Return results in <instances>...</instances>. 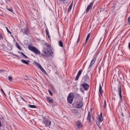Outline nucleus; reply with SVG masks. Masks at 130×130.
<instances>
[{"label": "nucleus", "mask_w": 130, "mask_h": 130, "mask_svg": "<svg viewBox=\"0 0 130 130\" xmlns=\"http://www.w3.org/2000/svg\"><path fill=\"white\" fill-rule=\"evenodd\" d=\"M51 47L47 45L46 47V48L44 49L42 51L43 54H41L42 56H44L45 57H50L51 55L52 56L53 52L52 51H50L49 50L50 49Z\"/></svg>", "instance_id": "f257e3e1"}, {"label": "nucleus", "mask_w": 130, "mask_h": 130, "mask_svg": "<svg viewBox=\"0 0 130 130\" xmlns=\"http://www.w3.org/2000/svg\"><path fill=\"white\" fill-rule=\"evenodd\" d=\"M28 49L30 51L36 54L39 55L40 52L39 50L34 46L30 45L28 46Z\"/></svg>", "instance_id": "f03ea898"}, {"label": "nucleus", "mask_w": 130, "mask_h": 130, "mask_svg": "<svg viewBox=\"0 0 130 130\" xmlns=\"http://www.w3.org/2000/svg\"><path fill=\"white\" fill-rule=\"evenodd\" d=\"M74 96L73 94L70 93L69 94L67 97L68 102L70 104H71L73 101Z\"/></svg>", "instance_id": "7ed1b4c3"}, {"label": "nucleus", "mask_w": 130, "mask_h": 130, "mask_svg": "<svg viewBox=\"0 0 130 130\" xmlns=\"http://www.w3.org/2000/svg\"><path fill=\"white\" fill-rule=\"evenodd\" d=\"M34 63L39 68V69L43 72L45 74H47V73L46 72V71L41 66V65L38 63L36 62H34Z\"/></svg>", "instance_id": "20e7f679"}, {"label": "nucleus", "mask_w": 130, "mask_h": 130, "mask_svg": "<svg viewBox=\"0 0 130 130\" xmlns=\"http://www.w3.org/2000/svg\"><path fill=\"white\" fill-rule=\"evenodd\" d=\"M43 123L46 126H49L51 125V121L46 119H44Z\"/></svg>", "instance_id": "39448f33"}, {"label": "nucleus", "mask_w": 130, "mask_h": 130, "mask_svg": "<svg viewBox=\"0 0 130 130\" xmlns=\"http://www.w3.org/2000/svg\"><path fill=\"white\" fill-rule=\"evenodd\" d=\"M81 85L85 90H87L89 87V85L86 83L82 84H81Z\"/></svg>", "instance_id": "423d86ee"}, {"label": "nucleus", "mask_w": 130, "mask_h": 130, "mask_svg": "<svg viewBox=\"0 0 130 130\" xmlns=\"http://www.w3.org/2000/svg\"><path fill=\"white\" fill-rule=\"evenodd\" d=\"M76 125L77 126V128L79 129L82 127V124L81 122L80 121H78L76 122Z\"/></svg>", "instance_id": "0eeeda50"}, {"label": "nucleus", "mask_w": 130, "mask_h": 130, "mask_svg": "<svg viewBox=\"0 0 130 130\" xmlns=\"http://www.w3.org/2000/svg\"><path fill=\"white\" fill-rule=\"evenodd\" d=\"M93 4V2H91L88 6L86 9V12L87 13L89 10L92 8Z\"/></svg>", "instance_id": "6e6552de"}, {"label": "nucleus", "mask_w": 130, "mask_h": 130, "mask_svg": "<svg viewBox=\"0 0 130 130\" xmlns=\"http://www.w3.org/2000/svg\"><path fill=\"white\" fill-rule=\"evenodd\" d=\"M71 111L72 113L76 116L78 114V110L76 109H72Z\"/></svg>", "instance_id": "1a4fd4ad"}, {"label": "nucleus", "mask_w": 130, "mask_h": 130, "mask_svg": "<svg viewBox=\"0 0 130 130\" xmlns=\"http://www.w3.org/2000/svg\"><path fill=\"white\" fill-rule=\"evenodd\" d=\"M99 92L100 93V94L99 95V97L102 96V94L103 93V91L102 90V87L101 86V84H100L99 85Z\"/></svg>", "instance_id": "9d476101"}, {"label": "nucleus", "mask_w": 130, "mask_h": 130, "mask_svg": "<svg viewBox=\"0 0 130 130\" xmlns=\"http://www.w3.org/2000/svg\"><path fill=\"white\" fill-rule=\"evenodd\" d=\"M87 120L89 121L88 123H89L91 120V114L89 111L88 112V116L87 118Z\"/></svg>", "instance_id": "9b49d317"}, {"label": "nucleus", "mask_w": 130, "mask_h": 130, "mask_svg": "<svg viewBox=\"0 0 130 130\" xmlns=\"http://www.w3.org/2000/svg\"><path fill=\"white\" fill-rule=\"evenodd\" d=\"M83 106V104L81 102H79L76 105V107L78 108H82Z\"/></svg>", "instance_id": "f8f14e48"}, {"label": "nucleus", "mask_w": 130, "mask_h": 130, "mask_svg": "<svg viewBox=\"0 0 130 130\" xmlns=\"http://www.w3.org/2000/svg\"><path fill=\"white\" fill-rule=\"evenodd\" d=\"M118 92L119 93V95L120 97V99L121 100H122V96L121 94V86L119 87L118 88Z\"/></svg>", "instance_id": "ddd939ff"}, {"label": "nucleus", "mask_w": 130, "mask_h": 130, "mask_svg": "<svg viewBox=\"0 0 130 130\" xmlns=\"http://www.w3.org/2000/svg\"><path fill=\"white\" fill-rule=\"evenodd\" d=\"M23 32L25 34L28 35L29 33V30L27 28H25L22 29Z\"/></svg>", "instance_id": "4468645a"}, {"label": "nucleus", "mask_w": 130, "mask_h": 130, "mask_svg": "<svg viewBox=\"0 0 130 130\" xmlns=\"http://www.w3.org/2000/svg\"><path fill=\"white\" fill-rule=\"evenodd\" d=\"M21 61L22 63H25L26 64H28V63L29 62V60H28V61H27L26 60L23 59Z\"/></svg>", "instance_id": "2eb2a0df"}, {"label": "nucleus", "mask_w": 130, "mask_h": 130, "mask_svg": "<svg viewBox=\"0 0 130 130\" xmlns=\"http://www.w3.org/2000/svg\"><path fill=\"white\" fill-rule=\"evenodd\" d=\"M47 99L48 102L49 103H53V100L52 99H51L49 97H47Z\"/></svg>", "instance_id": "dca6fc26"}, {"label": "nucleus", "mask_w": 130, "mask_h": 130, "mask_svg": "<svg viewBox=\"0 0 130 130\" xmlns=\"http://www.w3.org/2000/svg\"><path fill=\"white\" fill-rule=\"evenodd\" d=\"M99 117L98 120L99 122H101L103 120V117L100 116L99 115Z\"/></svg>", "instance_id": "f3484780"}, {"label": "nucleus", "mask_w": 130, "mask_h": 130, "mask_svg": "<svg viewBox=\"0 0 130 130\" xmlns=\"http://www.w3.org/2000/svg\"><path fill=\"white\" fill-rule=\"evenodd\" d=\"M73 5V2H72L70 4V6L69 7V8L68 9V12L70 11H71V9L72 6Z\"/></svg>", "instance_id": "a211bd4d"}, {"label": "nucleus", "mask_w": 130, "mask_h": 130, "mask_svg": "<svg viewBox=\"0 0 130 130\" xmlns=\"http://www.w3.org/2000/svg\"><path fill=\"white\" fill-rule=\"evenodd\" d=\"M90 36V33L88 34V35L87 36V37H86V41H85V44L86 43L87 41L88 40V39L89 37Z\"/></svg>", "instance_id": "6ab92c4d"}, {"label": "nucleus", "mask_w": 130, "mask_h": 130, "mask_svg": "<svg viewBox=\"0 0 130 130\" xmlns=\"http://www.w3.org/2000/svg\"><path fill=\"white\" fill-rule=\"evenodd\" d=\"M85 80L87 81L89 80V77L87 76V74L86 76H85Z\"/></svg>", "instance_id": "aec40b11"}, {"label": "nucleus", "mask_w": 130, "mask_h": 130, "mask_svg": "<svg viewBox=\"0 0 130 130\" xmlns=\"http://www.w3.org/2000/svg\"><path fill=\"white\" fill-rule=\"evenodd\" d=\"M96 59V58L94 57L92 59V60L91 62L93 64H94L95 62Z\"/></svg>", "instance_id": "412c9836"}, {"label": "nucleus", "mask_w": 130, "mask_h": 130, "mask_svg": "<svg viewBox=\"0 0 130 130\" xmlns=\"http://www.w3.org/2000/svg\"><path fill=\"white\" fill-rule=\"evenodd\" d=\"M59 46H61V47H63V44L62 42L61 41H60L59 42Z\"/></svg>", "instance_id": "4be33fe9"}, {"label": "nucleus", "mask_w": 130, "mask_h": 130, "mask_svg": "<svg viewBox=\"0 0 130 130\" xmlns=\"http://www.w3.org/2000/svg\"><path fill=\"white\" fill-rule=\"evenodd\" d=\"M28 106L30 107L31 108H36V106L34 105H29Z\"/></svg>", "instance_id": "5701e85b"}, {"label": "nucleus", "mask_w": 130, "mask_h": 130, "mask_svg": "<svg viewBox=\"0 0 130 130\" xmlns=\"http://www.w3.org/2000/svg\"><path fill=\"white\" fill-rule=\"evenodd\" d=\"M106 106V102L105 101H104V103L103 105V109H105Z\"/></svg>", "instance_id": "b1692460"}, {"label": "nucleus", "mask_w": 130, "mask_h": 130, "mask_svg": "<svg viewBox=\"0 0 130 130\" xmlns=\"http://www.w3.org/2000/svg\"><path fill=\"white\" fill-rule=\"evenodd\" d=\"M16 45L18 47V48L20 50H21V47L19 46V44L17 43H16Z\"/></svg>", "instance_id": "393cba45"}, {"label": "nucleus", "mask_w": 130, "mask_h": 130, "mask_svg": "<svg viewBox=\"0 0 130 130\" xmlns=\"http://www.w3.org/2000/svg\"><path fill=\"white\" fill-rule=\"evenodd\" d=\"M21 53L22 54L23 56L24 57L26 58H28V57L26 56L22 52H21Z\"/></svg>", "instance_id": "a878e982"}, {"label": "nucleus", "mask_w": 130, "mask_h": 130, "mask_svg": "<svg viewBox=\"0 0 130 130\" xmlns=\"http://www.w3.org/2000/svg\"><path fill=\"white\" fill-rule=\"evenodd\" d=\"M93 64V63H92L91 62L90 65L89 66L88 69H89L90 68H91Z\"/></svg>", "instance_id": "bb28decb"}, {"label": "nucleus", "mask_w": 130, "mask_h": 130, "mask_svg": "<svg viewBox=\"0 0 130 130\" xmlns=\"http://www.w3.org/2000/svg\"><path fill=\"white\" fill-rule=\"evenodd\" d=\"M8 79L9 81H11L12 80V78L11 77L9 76L8 77Z\"/></svg>", "instance_id": "cd10ccee"}, {"label": "nucleus", "mask_w": 130, "mask_h": 130, "mask_svg": "<svg viewBox=\"0 0 130 130\" xmlns=\"http://www.w3.org/2000/svg\"><path fill=\"white\" fill-rule=\"evenodd\" d=\"M80 75H77L76 77L75 80H77L78 79L79 77V76Z\"/></svg>", "instance_id": "c85d7f7f"}, {"label": "nucleus", "mask_w": 130, "mask_h": 130, "mask_svg": "<svg viewBox=\"0 0 130 130\" xmlns=\"http://www.w3.org/2000/svg\"><path fill=\"white\" fill-rule=\"evenodd\" d=\"M80 35H79L78 37L77 40V43H78L80 41Z\"/></svg>", "instance_id": "c756f323"}, {"label": "nucleus", "mask_w": 130, "mask_h": 130, "mask_svg": "<svg viewBox=\"0 0 130 130\" xmlns=\"http://www.w3.org/2000/svg\"><path fill=\"white\" fill-rule=\"evenodd\" d=\"M82 72L80 70H79V72H78L77 75H80V74H81L82 73Z\"/></svg>", "instance_id": "7c9ffc66"}, {"label": "nucleus", "mask_w": 130, "mask_h": 130, "mask_svg": "<svg viewBox=\"0 0 130 130\" xmlns=\"http://www.w3.org/2000/svg\"><path fill=\"white\" fill-rule=\"evenodd\" d=\"M7 10L8 11L11 12L12 11V9H9L8 8H7Z\"/></svg>", "instance_id": "2f4dec72"}, {"label": "nucleus", "mask_w": 130, "mask_h": 130, "mask_svg": "<svg viewBox=\"0 0 130 130\" xmlns=\"http://www.w3.org/2000/svg\"><path fill=\"white\" fill-rule=\"evenodd\" d=\"M46 34L47 35H49V31H48V30L47 29H46Z\"/></svg>", "instance_id": "473e14b6"}, {"label": "nucleus", "mask_w": 130, "mask_h": 130, "mask_svg": "<svg viewBox=\"0 0 130 130\" xmlns=\"http://www.w3.org/2000/svg\"><path fill=\"white\" fill-rule=\"evenodd\" d=\"M6 28L7 30V31H8V32L9 34H11V32L9 30L8 28L7 27H6Z\"/></svg>", "instance_id": "72a5a7b5"}, {"label": "nucleus", "mask_w": 130, "mask_h": 130, "mask_svg": "<svg viewBox=\"0 0 130 130\" xmlns=\"http://www.w3.org/2000/svg\"><path fill=\"white\" fill-rule=\"evenodd\" d=\"M48 92H49V93L51 95V96H52L53 94L52 93V92H51V91H50V90H48Z\"/></svg>", "instance_id": "f704fd0d"}, {"label": "nucleus", "mask_w": 130, "mask_h": 130, "mask_svg": "<svg viewBox=\"0 0 130 130\" xmlns=\"http://www.w3.org/2000/svg\"><path fill=\"white\" fill-rule=\"evenodd\" d=\"M47 35V36L48 37V39L50 40L51 37L50 36V34H49V35Z\"/></svg>", "instance_id": "c9c22d12"}, {"label": "nucleus", "mask_w": 130, "mask_h": 130, "mask_svg": "<svg viewBox=\"0 0 130 130\" xmlns=\"http://www.w3.org/2000/svg\"><path fill=\"white\" fill-rule=\"evenodd\" d=\"M1 39L3 40V37L2 36L0 35V39Z\"/></svg>", "instance_id": "e433bc0d"}, {"label": "nucleus", "mask_w": 130, "mask_h": 130, "mask_svg": "<svg viewBox=\"0 0 130 130\" xmlns=\"http://www.w3.org/2000/svg\"><path fill=\"white\" fill-rule=\"evenodd\" d=\"M1 90L2 91V92H3L4 94H5V93L4 92V91H3V89L2 88L1 89Z\"/></svg>", "instance_id": "4c0bfd02"}, {"label": "nucleus", "mask_w": 130, "mask_h": 130, "mask_svg": "<svg viewBox=\"0 0 130 130\" xmlns=\"http://www.w3.org/2000/svg\"><path fill=\"white\" fill-rule=\"evenodd\" d=\"M128 21L130 23V17L128 18Z\"/></svg>", "instance_id": "58836bf2"}, {"label": "nucleus", "mask_w": 130, "mask_h": 130, "mask_svg": "<svg viewBox=\"0 0 130 130\" xmlns=\"http://www.w3.org/2000/svg\"><path fill=\"white\" fill-rule=\"evenodd\" d=\"M129 48L130 49V43H128V46Z\"/></svg>", "instance_id": "ea45409f"}, {"label": "nucleus", "mask_w": 130, "mask_h": 130, "mask_svg": "<svg viewBox=\"0 0 130 130\" xmlns=\"http://www.w3.org/2000/svg\"><path fill=\"white\" fill-rule=\"evenodd\" d=\"M13 55L17 57H18V55L14 54H13Z\"/></svg>", "instance_id": "a19ab883"}, {"label": "nucleus", "mask_w": 130, "mask_h": 130, "mask_svg": "<svg viewBox=\"0 0 130 130\" xmlns=\"http://www.w3.org/2000/svg\"><path fill=\"white\" fill-rule=\"evenodd\" d=\"M99 116H101L102 117H103L102 116V112H101L100 114V115H99Z\"/></svg>", "instance_id": "79ce46f5"}, {"label": "nucleus", "mask_w": 130, "mask_h": 130, "mask_svg": "<svg viewBox=\"0 0 130 130\" xmlns=\"http://www.w3.org/2000/svg\"><path fill=\"white\" fill-rule=\"evenodd\" d=\"M0 72H6L5 71V70H0Z\"/></svg>", "instance_id": "37998d69"}, {"label": "nucleus", "mask_w": 130, "mask_h": 130, "mask_svg": "<svg viewBox=\"0 0 130 130\" xmlns=\"http://www.w3.org/2000/svg\"><path fill=\"white\" fill-rule=\"evenodd\" d=\"M98 126L99 128L101 129V126L100 125H98Z\"/></svg>", "instance_id": "c03bdc74"}, {"label": "nucleus", "mask_w": 130, "mask_h": 130, "mask_svg": "<svg viewBox=\"0 0 130 130\" xmlns=\"http://www.w3.org/2000/svg\"><path fill=\"white\" fill-rule=\"evenodd\" d=\"M80 90L83 92V90L81 88L80 89Z\"/></svg>", "instance_id": "a18cd8bd"}, {"label": "nucleus", "mask_w": 130, "mask_h": 130, "mask_svg": "<svg viewBox=\"0 0 130 130\" xmlns=\"http://www.w3.org/2000/svg\"><path fill=\"white\" fill-rule=\"evenodd\" d=\"M3 72H0V73L3 74Z\"/></svg>", "instance_id": "49530a36"}, {"label": "nucleus", "mask_w": 130, "mask_h": 130, "mask_svg": "<svg viewBox=\"0 0 130 130\" xmlns=\"http://www.w3.org/2000/svg\"><path fill=\"white\" fill-rule=\"evenodd\" d=\"M113 99L114 100H116V99L115 98H113Z\"/></svg>", "instance_id": "de8ad7c7"}, {"label": "nucleus", "mask_w": 130, "mask_h": 130, "mask_svg": "<svg viewBox=\"0 0 130 130\" xmlns=\"http://www.w3.org/2000/svg\"><path fill=\"white\" fill-rule=\"evenodd\" d=\"M22 99L23 100H24V98H22Z\"/></svg>", "instance_id": "09e8293b"}, {"label": "nucleus", "mask_w": 130, "mask_h": 130, "mask_svg": "<svg viewBox=\"0 0 130 130\" xmlns=\"http://www.w3.org/2000/svg\"><path fill=\"white\" fill-rule=\"evenodd\" d=\"M1 121H0V126H1Z\"/></svg>", "instance_id": "8fccbe9b"}, {"label": "nucleus", "mask_w": 130, "mask_h": 130, "mask_svg": "<svg viewBox=\"0 0 130 130\" xmlns=\"http://www.w3.org/2000/svg\"><path fill=\"white\" fill-rule=\"evenodd\" d=\"M18 52H19V53H21V52H20L19 51Z\"/></svg>", "instance_id": "3c124183"}, {"label": "nucleus", "mask_w": 130, "mask_h": 130, "mask_svg": "<svg viewBox=\"0 0 130 130\" xmlns=\"http://www.w3.org/2000/svg\"><path fill=\"white\" fill-rule=\"evenodd\" d=\"M101 40V39H100V41H99V42H100V40Z\"/></svg>", "instance_id": "603ef678"}]
</instances>
